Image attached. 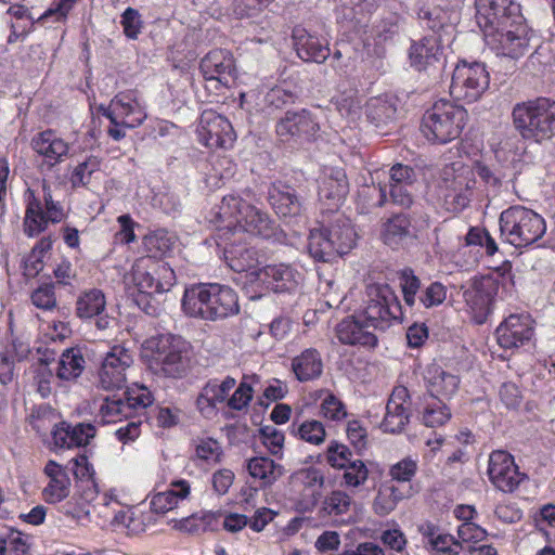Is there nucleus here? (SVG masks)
<instances>
[{"instance_id": "obj_3", "label": "nucleus", "mask_w": 555, "mask_h": 555, "mask_svg": "<svg viewBox=\"0 0 555 555\" xmlns=\"http://www.w3.org/2000/svg\"><path fill=\"white\" fill-rule=\"evenodd\" d=\"M190 348L180 336L162 334L143 343L142 358L155 373L181 378L190 367Z\"/></svg>"}, {"instance_id": "obj_40", "label": "nucleus", "mask_w": 555, "mask_h": 555, "mask_svg": "<svg viewBox=\"0 0 555 555\" xmlns=\"http://www.w3.org/2000/svg\"><path fill=\"white\" fill-rule=\"evenodd\" d=\"M106 298L99 288L83 291L76 300V315L80 319H92L105 311Z\"/></svg>"}, {"instance_id": "obj_33", "label": "nucleus", "mask_w": 555, "mask_h": 555, "mask_svg": "<svg viewBox=\"0 0 555 555\" xmlns=\"http://www.w3.org/2000/svg\"><path fill=\"white\" fill-rule=\"evenodd\" d=\"M31 147L49 163V168L62 160L67 155L68 145L57 138L52 130L40 132L31 140Z\"/></svg>"}, {"instance_id": "obj_60", "label": "nucleus", "mask_w": 555, "mask_h": 555, "mask_svg": "<svg viewBox=\"0 0 555 555\" xmlns=\"http://www.w3.org/2000/svg\"><path fill=\"white\" fill-rule=\"evenodd\" d=\"M120 24L125 36L130 40H137L143 27L141 14L137 9L127 8L121 16Z\"/></svg>"}, {"instance_id": "obj_14", "label": "nucleus", "mask_w": 555, "mask_h": 555, "mask_svg": "<svg viewBox=\"0 0 555 555\" xmlns=\"http://www.w3.org/2000/svg\"><path fill=\"white\" fill-rule=\"evenodd\" d=\"M487 474L493 487L504 493L514 492L527 478V475L519 470L514 456L504 450L491 452Z\"/></svg>"}, {"instance_id": "obj_20", "label": "nucleus", "mask_w": 555, "mask_h": 555, "mask_svg": "<svg viewBox=\"0 0 555 555\" xmlns=\"http://www.w3.org/2000/svg\"><path fill=\"white\" fill-rule=\"evenodd\" d=\"M199 69L205 80H216L224 87L235 81L236 67L230 51L215 49L208 52L199 63Z\"/></svg>"}, {"instance_id": "obj_29", "label": "nucleus", "mask_w": 555, "mask_h": 555, "mask_svg": "<svg viewBox=\"0 0 555 555\" xmlns=\"http://www.w3.org/2000/svg\"><path fill=\"white\" fill-rule=\"evenodd\" d=\"M191 494V482L185 479L172 480L167 490L152 495L150 506L155 514H165L176 508Z\"/></svg>"}, {"instance_id": "obj_21", "label": "nucleus", "mask_w": 555, "mask_h": 555, "mask_svg": "<svg viewBox=\"0 0 555 555\" xmlns=\"http://www.w3.org/2000/svg\"><path fill=\"white\" fill-rule=\"evenodd\" d=\"M250 281L274 293L291 292L297 284L298 272L291 266L269 264L249 272Z\"/></svg>"}, {"instance_id": "obj_55", "label": "nucleus", "mask_w": 555, "mask_h": 555, "mask_svg": "<svg viewBox=\"0 0 555 555\" xmlns=\"http://www.w3.org/2000/svg\"><path fill=\"white\" fill-rule=\"evenodd\" d=\"M53 359V357L50 358L44 354V358L40 360V365L36 369L34 378L37 385V391L41 395L42 398H47L51 395L52 383L54 377H56L52 370L49 367V363Z\"/></svg>"}, {"instance_id": "obj_43", "label": "nucleus", "mask_w": 555, "mask_h": 555, "mask_svg": "<svg viewBox=\"0 0 555 555\" xmlns=\"http://www.w3.org/2000/svg\"><path fill=\"white\" fill-rule=\"evenodd\" d=\"M308 249L310 255L319 261H328L335 251L344 254L333 241L332 231L327 230L312 231L309 235Z\"/></svg>"}, {"instance_id": "obj_52", "label": "nucleus", "mask_w": 555, "mask_h": 555, "mask_svg": "<svg viewBox=\"0 0 555 555\" xmlns=\"http://www.w3.org/2000/svg\"><path fill=\"white\" fill-rule=\"evenodd\" d=\"M296 435L307 443L319 446L324 442L326 431L320 421L309 420L298 425Z\"/></svg>"}, {"instance_id": "obj_22", "label": "nucleus", "mask_w": 555, "mask_h": 555, "mask_svg": "<svg viewBox=\"0 0 555 555\" xmlns=\"http://www.w3.org/2000/svg\"><path fill=\"white\" fill-rule=\"evenodd\" d=\"M43 474L48 478L46 487L42 489V500L48 504H56L65 500L70 493V479L61 464L54 460H49Z\"/></svg>"}, {"instance_id": "obj_36", "label": "nucleus", "mask_w": 555, "mask_h": 555, "mask_svg": "<svg viewBox=\"0 0 555 555\" xmlns=\"http://www.w3.org/2000/svg\"><path fill=\"white\" fill-rule=\"evenodd\" d=\"M113 522L122 525L127 529L128 534H140L156 522L155 513L150 511H141L139 508H128L115 513Z\"/></svg>"}, {"instance_id": "obj_42", "label": "nucleus", "mask_w": 555, "mask_h": 555, "mask_svg": "<svg viewBox=\"0 0 555 555\" xmlns=\"http://www.w3.org/2000/svg\"><path fill=\"white\" fill-rule=\"evenodd\" d=\"M417 20L421 27L431 30V36L441 40V33L450 27L447 12L439 5H423L417 10Z\"/></svg>"}, {"instance_id": "obj_25", "label": "nucleus", "mask_w": 555, "mask_h": 555, "mask_svg": "<svg viewBox=\"0 0 555 555\" xmlns=\"http://www.w3.org/2000/svg\"><path fill=\"white\" fill-rule=\"evenodd\" d=\"M441 56V41L437 36H424L420 40H414L409 49L410 64L418 72L436 67Z\"/></svg>"}, {"instance_id": "obj_32", "label": "nucleus", "mask_w": 555, "mask_h": 555, "mask_svg": "<svg viewBox=\"0 0 555 555\" xmlns=\"http://www.w3.org/2000/svg\"><path fill=\"white\" fill-rule=\"evenodd\" d=\"M380 237L386 245L395 249L409 240L416 238V234L410 217L405 214H397L383 223Z\"/></svg>"}, {"instance_id": "obj_18", "label": "nucleus", "mask_w": 555, "mask_h": 555, "mask_svg": "<svg viewBox=\"0 0 555 555\" xmlns=\"http://www.w3.org/2000/svg\"><path fill=\"white\" fill-rule=\"evenodd\" d=\"M222 250L227 264L235 272H251L258 270V251L249 246L247 236H230L216 241Z\"/></svg>"}, {"instance_id": "obj_41", "label": "nucleus", "mask_w": 555, "mask_h": 555, "mask_svg": "<svg viewBox=\"0 0 555 555\" xmlns=\"http://www.w3.org/2000/svg\"><path fill=\"white\" fill-rule=\"evenodd\" d=\"M96 416L102 424L118 423L124 418L132 417L127 402L117 395L106 396L102 399Z\"/></svg>"}, {"instance_id": "obj_23", "label": "nucleus", "mask_w": 555, "mask_h": 555, "mask_svg": "<svg viewBox=\"0 0 555 555\" xmlns=\"http://www.w3.org/2000/svg\"><path fill=\"white\" fill-rule=\"evenodd\" d=\"M235 385L236 379L232 376H227L222 380L210 378L196 399V405L201 413L206 415L215 413L219 404L228 402L229 393Z\"/></svg>"}, {"instance_id": "obj_4", "label": "nucleus", "mask_w": 555, "mask_h": 555, "mask_svg": "<svg viewBox=\"0 0 555 555\" xmlns=\"http://www.w3.org/2000/svg\"><path fill=\"white\" fill-rule=\"evenodd\" d=\"M467 121V111L448 100L437 101L422 118L421 130L428 141L446 144L457 139Z\"/></svg>"}, {"instance_id": "obj_50", "label": "nucleus", "mask_w": 555, "mask_h": 555, "mask_svg": "<svg viewBox=\"0 0 555 555\" xmlns=\"http://www.w3.org/2000/svg\"><path fill=\"white\" fill-rule=\"evenodd\" d=\"M215 519V515L211 512H205L199 514H193L189 517L180 519L175 528L182 532L199 534L206 532L212 520Z\"/></svg>"}, {"instance_id": "obj_58", "label": "nucleus", "mask_w": 555, "mask_h": 555, "mask_svg": "<svg viewBox=\"0 0 555 555\" xmlns=\"http://www.w3.org/2000/svg\"><path fill=\"white\" fill-rule=\"evenodd\" d=\"M403 18L395 12L387 13L375 26L376 36L380 40L392 39L400 33Z\"/></svg>"}, {"instance_id": "obj_47", "label": "nucleus", "mask_w": 555, "mask_h": 555, "mask_svg": "<svg viewBox=\"0 0 555 555\" xmlns=\"http://www.w3.org/2000/svg\"><path fill=\"white\" fill-rule=\"evenodd\" d=\"M451 410L442 399L428 403L422 412V422L427 427H440L451 420Z\"/></svg>"}, {"instance_id": "obj_15", "label": "nucleus", "mask_w": 555, "mask_h": 555, "mask_svg": "<svg viewBox=\"0 0 555 555\" xmlns=\"http://www.w3.org/2000/svg\"><path fill=\"white\" fill-rule=\"evenodd\" d=\"M498 291V282L490 276H482L474 281L472 286L464 291L463 297L474 323L479 325L486 323L492 311Z\"/></svg>"}, {"instance_id": "obj_9", "label": "nucleus", "mask_w": 555, "mask_h": 555, "mask_svg": "<svg viewBox=\"0 0 555 555\" xmlns=\"http://www.w3.org/2000/svg\"><path fill=\"white\" fill-rule=\"evenodd\" d=\"M132 281L142 294L154 295L169 292L176 283L173 269L162 259L141 257L131 270Z\"/></svg>"}, {"instance_id": "obj_59", "label": "nucleus", "mask_w": 555, "mask_h": 555, "mask_svg": "<svg viewBox=\"0 0 555 555\" xmlns=\"http://www.w3.org/2000/svg\"><path fill=\"white\" fill-rule=\"evenodd\" d=\"M418 464L416 460L406 456L389 468V476L398 482L411 481L417 473Z\"/></svg>"}, {"instance_id": "obj_6", "label": "nucleus", "mask_w": 555, "mask_h": 555, "mask_svg": "<svg viewBox=\"0 0 555 555\" xmlns=\"http://www.w3.org/2000/svg\"><path fill=\"white\" fill-rule=\"evenodd\" d=\"M513 121L522 138L541 142L555 135V101L539 98L516 104Z\"/></svg>"}, {"instance_id": "obj_16", "label": "nucleus", "mask_w": 555, "mask_h": 555, "mask_svg": "<svg viewBox=\"0 0 555 555\" xmlns=\"http://www.w3.org/2000/svg\"><path fill=\"white\" fill-rule=\"evenodd\" d=\"M534 323L528 313L509 314L495 330L498 345L503 349L524 347L534 336Z\"/></svg>"}, {"instance_id": "obj_8", "label": "nucleus", "mask_w": 555, "mask_h": 555, "mask_svg": "<svg viewBox=\"0 0 555 555\" xmlns=\"http://www.w3.org/2000/svg\"><path fill=\"white\" fill-rule=\"evenodd\" d=\"M489 82L490 76L483 63L461 60L453 69L450 94L456 101L473 103L485 93Z\"/></svg>"}, {"instance_id": "obj_19", "label": "nucleus", "mask_w": 555, "mask_h": 555, "mask_svg": "<svg viewBox=\"0 0 555 555\" xmlns=\"http://www.w3.org/2000/svg\"><path fill=\"white\" fill-rule=\"evenodd\" d=\"M411 397L405 386L399 385L392 392L386 404V413L380 424L385 433L399 434L410 422Z\"/></svg>"}, {"instance_id": "obj_53", "label": "nucleus", "mask_w": 555, "mask_h": 555, "mask_svg": "<svg viewBox=\"0 0 555 555\" xmlns=\"http://www.w3.org/2000/svg\"><path fill=\"white\" fill-rule=\"evenodd\" d=\"M55 420L56 415L51 406L39 405L31 412L30 425L39 435H46L50 427L54 429L59 426Z\"/></svg>"}, {"instance_id": "obj_10", "label": "nucleus", "mask_w": 555, "mask_h": 555, "mask_svg": "<svg viewBox=\"0 0 555 555\" xmlns=\"http://www.w3.org/2000/svg\"><path fill=\"white\" fill-rule=\"evenodd\" d=\"M487 46L498 55L518 60L530 50L531 29L525 18L483 35Z\"/></svg>"}, {"instance_id": "obj_48", "label": "nucleus", "mask_w": 555, "mask_h": 555, "mask_svg": "<svg viewBox=\"0 0 555 555\" xmlns=\"http://www.w3.org/2000/svg\"><path fill=\"white\" fill-rule=\"evenodd\" d=\"M256 375H244L237 388L232 396L228 399L227 406L230 410L243 411L246 409L254 397V389L251 382L256 379Z\"/></svg>"}, {"instance_id": "obj_49", "label": "nucleus", "mask_w": 555, "mask_h": 555, "mask_svg": "<svg viewBox=\"0 0 555 555\" xmlns=\"http://www.w3.org/2000/svg\"><path fill=\"white\" fill-rule=\"evenodd\" d=\"M387 201L386 189L382 186H365L359 192L357 208L361 214L367 212L370 207H382Z\"/></svg>"}, {"instance_id": "obj_30", "label": "nucleus", "mask_w": 555, "mask_h": 555, "mask_svg": "<svg viewBox=\"0 0 555 555\" xmlns=\"http://www.w3.org/2000/svg\"><path fill=\"white\" fill-rule=\"evenodd\" d=\"M319 129V124L312 119L310 112L307 109L300 112L287 111L276 125L279 135L289 134L306 137L307 139L314 137Z\"/></svg>"}, {"instance_id": "obj_24", "label": "nucleus", "mask_w": 555, "mask_h": 555, "mask_svg": "<svg viewBox=\"0 0 555 555\" xmlns=\"http://www.w3.org/2000/svg\"><path fill=\"white\" fill-rule=\"evenodd\" d=\"M424 383L427 392L435 399L449 400L459 390L460 377L433 363L426 366Z\"/></svg>"}, {"instance_id": "obj_37", "label": "nucleus", "mask_w": 555, "mask_h": 555, "mask_svg": "<svg viewBox=\"0 0 555 555\" xmlns=\"http://www.w3.org/2000/svg\"><path fill=\"white\" fill-rule=\"evenodd\" d=\"M365 115L367 121L376 127L386 126L396 118L397 101L388 95L372 98L366 102Z\"/></svg>"}, {"instance_id": "obj_61", "label": "nucleus", "mask_w": 555, "mask_h": 555, "mask_svg": "<svg viewBox=\"0 0 555 555\" xmlns=\"http://www.w3.org/2000/svg\"><path fill=\"white\" fill-rule=\"evenodd\" d=\"M263 446L275 456H282L285 436L283 431L272 426H264L260 429Z\"/></svg>"}, {"instance_id": "obj_63", "label": "nucleus", "mask_w": 555, "mask_h": 555, "mask_svg": "<svg viewBox=\"0 0 555 555\" xmlns=\"http://www.w3.org/2000/svg\"><path fill=\"white\" fill-rule=\"evenodd\" d=\"M327 464L343 470V478L347 481V446L332 441L326 451Z\"/></svg>"}, {"instance_id": "obj_12", "label": "nucleus", "mask_w": 555, "mask_h": 555, "mask_svg": "<svg viewBox=\"0 0 555 555\" xmlns=\"http://www.w3.org/2000/svg\"><path fill=\"white\" fill-rule=\"evenodd\" d=\"M475 7L476 21L483 35L525 18L515 0H475Z\"/></svg>"}, {"instance_id": "obj_45", "label": "nucleus", "mask_w": 555, "mask_h": 555, "mask_svg": "<svg viewBox=\"0 0 555 555\" xmlns=\"http://www.w3.org/2000/svg\"><path fill=\"white\" fill-rule=\"evenodd\" d=\"M175 240L166 230H156L144 238V246L149 255L160 259L163 256L171 251Z\"/></svg>"}, {"instance_id": "obj_39", "label": "nucleus", "mask_w": 555, "mask_h": 555, "mask_svg": "<svg viewBox=\"0 0 555 555\" xmlns=\"http://www.w3.org/2000/svg\"><path fill=\"white\" fill-rule=\"evenodd\" d=\"M269 202L276 215L282 217L296 216L300 211V203L295 190L291 186L281 189L273 184L269 191Z\"/></svg>"}, {"instance_id": "obj_64", "label": "nucleus", "mask_w": 555, "mask_h": 555, "mask_svg": "<svg viewBox=\"0 0 555 555\" xmlns=\"http://www.w3.org/2000/svg\"><path fill=\"white\" fill-rule=\"evenodd\" d=\"M143 421L141 417L128 421L126 424L119 426L114 436L122 444H130L134 442L142 434Z\"/></svg>"}, {"instance_id": "obj_11", "label": "nucleus", "mask_w": 555, "mask_h": 555, "mask_svg": "<svg viewBox=\"0 0 555 555\" xmlns=\"http://www.w3.org/2000/svg\"><path fill=\"white\" fill-rule=\"evenodd\" d=\"M245 201L240 196H223L221 203L205 215L208 225L216 231L215 241L230 236H242L241 221Z\"/></svg>"}, {"instance_id": "obj_51", "label": "nucleus", "mask_w": 555, "mask_h": 555, "mask_svg": "<svg viewBox=\"0 0 555 555\" xmlns=\"http://www.w3.org/2000/svg\"><path fill=\"white\" fill-rule=\"evenodd\" d=\"M399 280L403 300L406 306L412 308L416 302V295L421 293V280L410 268L401 271Z\"/></svg>"}, {"instance_id": "obj_26", "label": "nucleus", "mask_w": 555, "mask_h": 555, "mask_svg": "<svg viewBox=\"0 0 555 555\" xmlns=\"http://www.w3.org/2000/svg\"><path fill=\"white\" fill-rule=\"evenodd\" d=\"M246 470L257 489H268L283 475L284 466L269 456H254L245 464Z\"/></svg>"}, {"instance_id": "obj_31", "label": "nucleus", "mask_w": 555, "mask_h": 555, "mask_svg": "<svg viewBox=\"0 0 555 555\" xmlns=\"http://www.w3.org/2000/svg\"><path fill=\"white\" fill-rule=\"evenodd\" d=\"M292 38L298 56L305 62L323 63L330 56V48L305 28L295 27Z\"/></svg>"}, {"instance_id": "obj_34", "label": "nucleus", "mask_w": 555, "mask_h": 555, "mask_svg": "<svg viewBox=\"0 0 555 555\" xmlns=\"http://www.w3.org/2000/svg\"><path fill=\"white\" fill-rule=\"evenodd\" d=\"M292 371L297 380L305 383L319 378L323 372V361L315 348H307L292 360Z\"/></svg>"}, {"instance_id": "obj_44", "label": "nucleus", "mask_w": 555, "mask_h": 555, "mask_svg": "<svg viewBox=\"0 0 555 555\" xmlns=\"http://www.w3.org/2000/svg\"><path fill=\"white\" fill-rule=\"evenodd\" d=\"M122 399L127 402L131 416L139 415L141 411H144L154 402V396L150 388L140 383H132L127 386Z\"/></svg>"}, {"instance_id": "obj_17", "label": "nucleus", "mask_w": 555, "mask_h": 555, "mask_svg": "<svg viewBox=\"0 0 555 555\" xmlns=\"http://www.w3.org/2000/svg\"><path fill=\"white\" fill-rule=\"evenodd\" d=\"M199 141L210 149L231 147L235 132L231 122L214 111L202 113L197 127Z\"/></svg>"}, {"instance_id": "obj_5", "label": "nucleus", "mask_w": 555, "mask_h": 555, "mask_svg": "<svg viewBox=\"0 0 555 555\" xmlns=\"http://www.w3.org/2000/svg\"><path fill=\"white\" fill-rule=\"evenodd\" d=\"M501 236L516 248L538 242L546 231L544 218L521 205L511 206L500 215Z\"/></svg>"}, {"instance_id": "obj_2", "label": "nucleus", "mask_w": 555, "mask_h": 555, "mask_svg": "<svg viewBox=\"0 0 555 555\" xmlns=\"http://www.w3.org/2000/svg\"><path fill=\"white\" fill-rule=\"evenodd\" d=\"M181 309L186 317L217 321L240 312L236 292L218 283H197L185 287Z\"/></svg>"}, {"instance_id": "obj_56", "label": "nucleus", "mask_w": 555, "mask_h": 555, "mask_svg": "<svg viewBox=\"0 0 555 555\" xmlns=\"http://www.w3.org/2000/svg\"><path fill=\"white\" fill-rule=\"evenodd\" d=\"M447 293V286L435 281L421 291L418 300L426 309L439 307L444 302Z\"/></svg>"}, {"instance_id": "obj_38", "label": "nucleus", "mask_w": 555, "mask_h": 555, "mask_svg": "<svg viewBox=\"0 0 555 555\" xmlns=\"http://www.w3.org/2000/svg\"><path fill=\"white\" fill-rule=\"evenodd\" d=\"M85 366L86 360L81 349L70 347L62 352L55 369V376L60 380H75L82 374Z\"/></svg>"}, {"instance_id": "obj_35", "label": "nucleus", "mask_w": 555, "mask_h": 555, "mask_svg": "<svg viewBox=\"0 0 555 555\" xmlns=\"http://www.w3.org/2000/svg\"><path fill=\"white\" fill-rule=\"evenodd\" d=\"M41 201L28 189L26 197L23 230L25 235L34 237L44 232L50 223L46 217Z\"/></svg>"}, {"instance_id": "obj_1", "label": "nucleus", "mask_w": 555, "mask_h": 555, "mask_svg": "<svg viewBox=\"0 0 555 555\" xmlns=\"http://www.w3.org/2000/svg\"><path fill=\"white\" fill-rule=\"evenodd\" d=\"M366 296L364 309L349 315V346H359L365 353H372L378 344L374 332L401 322L403 311L395 291L386 283L367 285Z\"/></svg>"}, {"instance_id": "obj_57", "label": "nucleus", "mask_w": 555, "mask_h": 555, "mask_svg": "<svg viewBox=\"0 0 555 555\" xmlns=\"http://www.w3.org/2000/svg\"><path fill=\"white\" fill-rule=\"evenodd\" d=\"M35 307L41 310L51 311L56 307V295L53 283H43L35 288L30 295Z\"/></svg>"}, {"instance_id": "obj_13", "label": "nucleus", "mask_w": 555, "mask_h": 555, "mask_svg": "<svg viewBox=\"0 0 555 555\" xmlns=\"http://www.w3.org/2000/svg\"><path fill=\"white\" fill-rule=\"evenodd\" d=\"M133 364L129 348L116 344L109 348L98 372L99 386L105 390L120 389L127 380V371Z\"/></svg>"}, {"instance_id": "obj_7", "label": "nucleus", "mask_w": 555, "mask_h": 555, "mask_svg": "<svg viewBox=\"0 0 555 555\" xmlns=\"http://www.w3.org/2000/svg\"><path fill=\"white\" fill-rule=\"evenodd\" d=\"M499 182L498 176H446L439 185L443 206L450 212H461L473 197H488V185L494 186Z\"/></svg>"}, {"instance_id": "obj_28", "label": "nucleus", "mask_w": 555, "mask_h": 555, "mask_svg": "<svg viewBox=\"0 0 555 555\" xmlns=\"http://www.w3.org/2000/svg\"><path fill=\"white\" fill-rule=\"evenodd\" d=\"M242 236L271 238L275 235V222L269 215L245 201L241 227Z\"/></svg>"}, {"instance_id": "obj_27", "label": "nucleus", "mask_w": 555, "mask_h": 555, "mask_svg": "<svg viewBox=\"0 0 555 555\" xmlns=\"http://www.w3.org/2000/svg\"><path fill=\"white\" fill-rule=\"evenodd\" d=\"M95 433L92 424L79 423L72 426L65 422L60 423L51 431L54 446L66 449L87 446Z\"/></svg>"}, {"instance_id": "obj_46", "label": "nucleus", "mask_w": 555, "mask_h": 555, "mask_svg": "<svg viewBox=\"0 0 555 555\" xmlns=\"http://www.w3.org/2000/svg\"><path fill=\"white\" fill-rule=\"evenodd\" d=\"M403 499L402 492L392 485H383L374 500L373 508L377 515L385 516L392 512L399 501Z\"/></svg>"}, {"instance_id": "obj_62", "label": "nucleus", "mask_w": 555, "mask_h": 555, "mask_svg": "<svg viewBox=\"0 0 555 555\" xmlns=\"http://www.w3.org/2000/svg\"><path fill=\"white\" fill-rule=\"evenodd\" d=\"M70 463L73 464L72 470L76 480L87 482L95 487V472L93 465L89 462V459L86 454L77 455L70 461Z\"/></svg>"}, {"instance_id": "obj_54", "label": "nucleus", "mask_w": 555, "mask_h": 555, "mask_svg": "<svg viewBox=\"0 0 555 555\" xmlns=\"http://www.w3.org/2000/svg\"><path fill=\"white\" fill-rule=\"evenodd\" d=\"M196 456L209 465H216L223 457L221 444L212 438L201 439L195 449Z\"/></svg>"}]
</instances>
